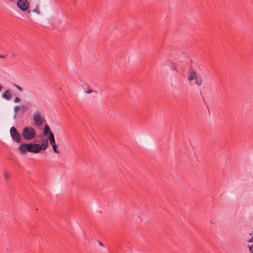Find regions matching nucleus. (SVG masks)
<instances>
[{"label": "nucleus", "instance_id": "9d476101", "mask_svg": "<svg viewBox=\"0 0 253 253\" xmlns=\"http://www.w3.org/2000/svg\"><path fill=\"white\" fill-rule=\"evenodd\" d=\"M2 97L8 100H9L11 99L12 97V94L10 93L9 90H6L3 94H2Z\"/></svg>", "mask_w": 253, "mask_h": 253}, {"label": "nucleus", "instance_id": "ddd939ff", "mask_svg": "<svg viewBox=\"0 0 253 253\" xmlns=\"http://www.w3.org/2000/svg\"><path fill=\"white\" fill-rule=\"evenodd\" d=\"M31 10V12H35L38 15L41 14V12L39 9V7L37 4L36 5L35 7L33 10Z\"/></svg>", "mask_w": 253, "mask_h": 253}, {"label": "nucleus", "instance_id": "6ab92c4d", "mask_svg": "<svg viewBox=\"0 0 253 253\" xmlns=\"http://www.w3.org/2000/svg\"><path fill=\"white\" fill-rule=\"evenodd\" d=\"M15 102H19L21 101V99L18 97H16L14 100Z\"/></svg>", "mask_w": 253, "mask_h": 253}, {"label": "nucleus", "instance_id": "5701e85b", "mask_svg": "<svg viewBox=\"0 0 253 253\" xmlns=\"http://www.w3.org/2000/svg\"><path fill=\"white\" fill-rule=\"evenodd\" d=\"M99 245L101 247H104V244L101 242H99Z\"/></svg>", "mask_w": 253, "mask_h": 253}, {"label": "nucleus", "instance_id": "2eb2a0df", "mask_svg": "<svg viewBox=\"0 0 253 253\" xmlns=\"http://www.w3.org/2000/svg\"><path fill=\"white\" fill-rule=\"evenodd\" d=\"M53 150V151L57 154H59L60 153V151L58 149V146L56 144L52 145Z\"/></svg>", "mask_w": 253, "mask_h": 253}, {"label": "nucleus", "instance_id": "a211bd4d", "mask_svg": "<svg viewBox=\"0 0 253 253\" xmlns=\"http://www.w3.org/2000/svg\"><path fill=\"white\" fill-rule=\"evenodd\" d=\"M96 92V91L93 90L90 88H88V89L87 90L85 91V93H88V94L90 93L91 92Z\"/></svg>", "mask_w": 253, "mask_h": 253}, {"label": "nucleus", "instance_id": "f3484780", "mask_svg": "<svg viewBox=\"0 0 253 253\" xmlns=\"http://www.w3.org/2000/svg\"><path fill=\"white\" fill-rule=\"evenodd\" d=\"M13 85L14 86H15V87H16V88H17L19 91H22V88L20 86H18V85H17L16 84H13Z\"/></svg>", "mask_w": 253, "mask_h": 253}, {"label": "nucleus", "instance_id": "f8f14e48", "mask_svg": "<svg viewBox=\"0 0 253 253\" xmlns=\"http://www.w3.org/2000/svg\"><path fill=\"white\" fill-rule=\"evenodd\" d=\"M170 69L171 70L174 71L176 72H178V69H177V65L176 62H172L170 66Z\"/></svg>", "mask_w": 253, "mask_h": 253}, {"label": "nucleus", "instance_id": "4be33fe9", "mask_svg": "<svg viewBox=\"0 0 253 253\" xmlns=\"http://www.w3.org/2000/svg\"><path fill=\"white\" fill-rule=\"evenodd\" d=\"M6 56L5 55H0V58H6Z\"/></svg>", "mask_w": 253, "mask_h": 253}, {"label": "nucleus", "instance_id": "0eeeda50", "mask_svg": "<svg viewBox=\"0 0 253 253\" xmlns=\"http://www.w3.org/2000/svg\"><path fill=\"white\" fill-rule=\"evenodd\" d=\"M33 120L36 126H41L43 124V119L41 116V113L37 112L34 114Z\"/></svg>", "mask_w": 253, "mask_h": 253}, {"label": "nucleus", "instance_id": "393cba45", "mask_svg": "<svg viewBox=\"0 0 253 253\" xmlns=\"http://www.w3.org/2000/svg\"><path fill=\"white\" fill-rule=\"evenodd\" d=\"M2 88V86L0 85V91H1Z\"/></svg>", "mask_w": 253, "mask_h": 253}, {"label": "nucleus", "instance_id": "aec40b11", "mask_svg": "<svg viewBox=\"0 0 253 253\" xmlns=\"http://www.w3.org/2000/svg\"><path fill=\"white\" fill-rule=\"evenodd\" d=\"M249 251L251 253H253V245L250 247Z\"/></svg>", "mask_w": 253, "mask_h": 253}, {"label": "nucleus", "instance_id": "4468645a", "mask_svg": "<svg viewBox=\"0 0 253 253\" xmlns=\"http://www.w3.org/2000/svg\"><path fill=\"white\" fill-rule=\"evenodd\" d=\"M195 84L198 85L200 86L202 85V81L201 79H198L197 77H196L195 79Z\"/></svg>", "mask_w": 253, "mask_h": 253}, {"label": "nucleus", "instance_id": "b1692460", "mask_svg": "<svg viewBox=\"0 0 253 253\" xmlns=\"http://www.w3.org/2000/svg\"><path fill=\"white\" fill-rule=\"evenodd\" d=\"M249 234H250V235H251V236L253 235V231H252V232H251V233H250Z\"/></svg>", "mask_w": 253, "mask_h": 253}, {"label": "nucleus", "instance_id": "6e6552de", "mask_svg": "<svg viewBox=\"0 0 253 253\" xmlns=\"http://www.w3.org/2000/svg\"><path fill=\"white\" fill-rule=\"evenodd\" d=\"M197 77V73L195 70L190 67L188 70V80L191 82Z\"/></svg>", "mask_w": 253, "mask_h": 253}, {"label": "nucleus", "instance_id": "39448f33", "mask_svg": "<svg viewBox=\"0 0 253 253\" xmlns=\"http://www.w3.org/2000/svg\"><path fill=\"white\" fill-rule=\"evenodd\" d=\"M10 133L13 141L20 143L21 141L20 134L18 132L17 129L14 126H12L10 129Z\"/></svg>", "mask_w": 253, "mask_h": 253}, {"label": "nucleus", "instance_id": "7ed1b4c3", "mask_svg": "<svg viewBox=\"0 0 253 253\" xmlns=\"http://www.w3.org/2000/svg\"><path fill=\"white\" fill-rule=\"evenodd\" d=\"M22 135L25 139L31 140L35 137L36 135V132L33 127L31 126H26L24 127L22 129Z\"/></svg>", "mask_w": 253, "mask_h": 253}, {"label": "nucleus", "instance_id": "9b49d317", "mask_svg": "<svg viewBox=\"0 0 253 253\" xmlns=\"http://www.w3.org/2000/svg\"><path fill=\"white\" fill-rule=\"evenodd\" d=\"M43 132V134L45 136H47L48 137V135H49V134L51 132H53L50 130V128L49 126L47 125H46L44 127Z\"/></svg>", "mask_w": 253, "mask_h": 253}, {"label": "nucleus", "instance_id": "20e7f679", "mask_svg": "<svg viewBox=\"0 0 253 253\" xmlns=\"http://www.w3.org/2000/svg\"><path fill=\"white\" fill-rule=\"evenodd\" d=\"M26 109L27 106L25 105H22L20 106L17 105L15 106L14 108V119H16L19 117V115L24 114Z\"/></svg>", "mask_w": 253, "mask_h": 253}, {"label": "nucleus", "instance_id": "412c9836", "mask_svg": "<svg viewBox=\"0 0 253 253\" xmlns=\"http://www.w3.org/2000/svg\"><path fill=\"white\" fill-rule=\"evenodd\" d=\"M248 243H253V237H252L250 240H248Z\"/></svg>", "mask_w": 253, "mask_h": 253}, {"label": "nucleus", "instance_id": "1a4fd4ad", "mask_svg": "<svg viewBox=\"0 0 253 253\" xmlns=\"http://www.w3.org/2000/svg\"><path fill=\"white\" fill-rule=\"evenodd\" d=\"M48 139L49 140L51 145H54L56 144L55 140L54 138V135L53 132H51L48 136Z\"/></svg>", "mask_w": 253, "mask_h": 253}, {"label": "nucleus", "instance_id": "f03ea898", "mask_svg": "<svg viewBox=\"0 0 253 253\" xmlns=\"http://www.w3.org/2000/svg\"><path fill=\"white\" fill-rule=\"evenodd\" d=\"M35 148V143H23L18 146L19 153L21 154H24L27 152L36 153Z\"/></svg>", "mask_w": 253, "mask_h": 253}, {"label": "nucleus", "instance_id": "dca6fc26", "mask_svg": "<svg viewBox=\"0 0 253 253\" xmlns=\"http://www.w3.org/2000/svg\"><path fill=\"white\" fill-rule=\"evenodd\" d=\"M10 177V174L7 172V171L4 172V179L6 180H8L9 178Z\"/></svg>", "mask_w": 253, "mask_h": 253}, {"label": "nucleus", "instance_id": "f257e3e1", "mask_svg": "<svg viewBox=\"0 0 253 253\" xmlns=\"http://www.w3.org/2000/svg\"><path fill=\"white\" fill-rule=\"evenodd\" d=\"M11 2H13L15 0H9ZM17 7L22 11L27 12V17L30 18L31 10L29 9L30 3L27 0H18L16 3Z\"/></svg>", "mask_w": 253, "mask_h": 253}, {"label": "nucleus", "instance_id": "423d86ee", "mask_svg": "<svg viewBox=\"0 0 253 253\" xmlns=\"http://www.w3.org/2000/svg\"><path fill=\"white\" fill-rule=\"evenodd\" d=\"M36 153H39L41 150H45L48 147V142L46 139H44L42 144L35 143Z\"/></svg>", "mask_w": 253, "mask_h": 253}]
</instances>
